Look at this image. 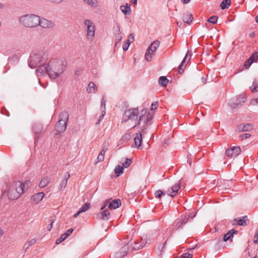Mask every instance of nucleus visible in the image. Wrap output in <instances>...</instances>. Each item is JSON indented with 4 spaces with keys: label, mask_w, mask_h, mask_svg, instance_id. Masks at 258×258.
I'll return each instance as SVG.
<instances>
[{
    "label": "nucleus",
    "mask_w": 258,
    "mask_h": 258,
    "mask_svg": "<svg viewBox=\"0 0 258 258\" xmlns=\"http://www.w3.org/2000/svg\"><path fill=\"white\" fill-rule=\"evenodd\" d=\"M134 142L137 148L141 147L142 142V134L141 133H137L134 139Z\"/></svg>",
    "instance_id": "nucleus-23"
},
{
    "label": "nucleus",
    "mask_w": 258,
    "mask_h": 258,
    "mask_svg": "<svg viewBox=\"0 0 258 258\" xmlns=\"http://www.w3.org/2000/svg\"><path fill=\"white\" fill-rule=\"evenodd\" d=\"M114 171H115L116 174L117 175V176H118L120 174L123 173V167H122L120 165H118L115 168Z\"/></svg>",
    "instance_id": "nucleus-36"
},
{
    "label": "nucleus",
    "mask_w": 258,
    "mask_h": 258,
    "mask_svg": "<svg viewBox=\"0 0 258 258\" xmlns=\"http://www.w3.org/2000/svg\"><path fill=\"white\" fill-rule=\"evenodd\" d=\"M154 195L156 198L160 199L162 196H165L166 195V191L158 190L155 191Z\"/></svg>",
    "instance_id": "nucleus-40"
},
{
    "label": "nucleus",
    "mask_w": 258,
    "mask_h": 258,
    "mask_svg": "<svg viewBox=\"0 0 258 258\" xmlns=\"http://www.w3.org/2000/svg\"><path fill=\"white\" fill-rule=\"evenodd\" d=\"M160 45V41L158 40H155L154 42H152L150 46L148 47L149 50H152V51L156 52L157 48L159 47Z\"/></svg>",
    "instance_id": "nucleus-26"
},
{
    "label": "nucleus",
    "mask_w": 258,
    "mask_h": 258,
    "mask_svg": "<svg viewBox=\"0 0 258 258\" xmlns=\"http://www.w3.org/2000/svg\"><path fill=\"white\" fill-rule=\"evenodd\" d=\"M69 117V115L67 112L63 111L59 115V120L55 126L56 130L58 132L62 133L66 131Z\"/></svg>",
    "instance_id": "nucleus-5"
},
{
    "label": "nucleus",
    "mask_w": 258,
    "mask_h": 258,
    "mask_svg": "<svg viewBox=\"0 0 258 258\" xmlns=\"http://www.w3.org/2000/svg\"><path fill=\"white\" fill-rule=\"evenodd\" d=\"M131 138V135L130 133H125L122 137V139L124 141H127L129 140Z\"/></svg>",
    "instance_id": "nucleus-49"
},
{
    "label": "nucleus",
    "mask_w": 258,
    "mask_h": 258,
    "mask_svg": "<svg viewBox=\"0 0 258 258\" xmlns=\"http://www.w3.org/2000/svg\"><path fill=\"white\" fill-rule=\"evenodd\" d=\"M130 45L127 43L124 42L122 45L123 50L126 51L128 49Z\"/></svg>",
    "instance_id": "nucleus-56"
},
{
    "label": "nucleus",
    "mask_w": 258,
    "mask_h": 258,
    "mask_svg": "<svg viewBox=\"0 0 258 258\" xmlns=\"http://www.w3.org/2000/svg\"><path fill=\"white\" fill-rule=\"evenodd\" d=\"M84 25L87 28L86 38L92 41L95 37V26L93 22L86 19L84 21Z\"/></svg>",
    "instance_id": "nucleus-7"
},
{
    "label": "nucleus",
    "mask_w": 258,
    "mask_h": 258,
    "mask_svg": "<svg viewBox=\"0 0 258 258\" xmlns=\"http://www.w3.org/2000/svg\"><path fill=\"white\" fill-rule=\"evenodd\" d=\"M50 3L56 5H59L61 4L63 0H48Z\"/></svg>",
    "instance_id": "nucleus-54"
},
{
    "label": "nucleus",
    "mask_w": 258,
    "mask_h": 258,
    "mask_svg": "<svg viewBox=\"0 0 258 258\" xmlns=\"http://www.w3.org/2000/svg\"><path fill=\"white\" fill-rule=\"evenodd\" d=\"M36 240L34 238L27 241L24 245V247L25 248L26 250L29 248V246L33 245L36 242Z\"/></svg>",
    "instance_id": "nucleus-37"
},
{
    "label": "nucleus",
    "mask_w": 258,
    "mask_h": 258,
    "mask_svg": "<svg viewBox=\"0 0 258 258\" xmlns=\"http://www.w3.org/2000/svg\"><path fill=\"white\" fill-rule=\"evenodd\" d=\"M133 244V242H128L127 244L123 246L119 253L116 254L117 258H121L126 255L127 252L130 249L131 245Z\"/></svg>",
    "instance_id": "nucleus-11"
},
{
    "label": "nucleus",
    "mask_w": 258,
    "mask_h": 258,
    "mask_svg": "<svg viewBox=\"0 0 258 258\" xmlns=\"http://www.w3.org/2000/svg\"><path fill=\"white\" fill-rule=\"evenodd\" d=\"M106 100L104 99V98L103 97L101 102V106L100 109L101 110H106L105 106H106Z\"/></svg>",
    "instance_id": "nucleus-51"
},
{
    "label": "nucleus",
    "mask_w": 258,
    "mask_h": 258,
    "mask_svg": "<svg viewBox=\"0 0 258 258\" xmlns=\"http://www.w3.org/2000/svg\"><path fill=\"white\" fill-rule=\"evenodd\" d=\"M19 23L26 28H33L39 26V16L34 14H27L20 16Z\"/></svg>",
    "instance_id": "nucleus-3"
},
{
    "label": "nucleus",
    "mask_w": 258,
    "mask_h": 258,
    "mask_svg": "<svg viewBox=\"0 0 258 258\" xmlns=\"http://www.w3.org/2000/svg\"><path fill=\"white\" fill-rule=\"evenodd\" d=\"M230 4L231 0H223L220 4V7L222 10L228 9L230 7Z\"/></svg>",
    "instance_id": "nucleus-33"
},
{
    "label": "nucleus",
    "mask_w": 258,
    "mask_h": 258,
    "mask_svg": "<svg viewBox=\"0 0 258 258\" xmlns=\"http://www.w3.org/2000/svg\"><path fill=\"white\" fill-rule=\"evenodd\" d=\"M155 52L152 51V50L149 51V48H148L145 55L146 60L148 61H150L152 60L153 56L154 55Z\"/></svg>",
    "instance_id": "nucleus-30"
},
{
    "label": "nucleus",
    "mask_w": 258,
    "mask_h": 258,
    "mask_svg": "<svg viewBox=\"0 0 258 258\" xmlns=\"http://www.w3.org/2000/svg\"><path fill=\"white\" fill-rule=\"evenodd\" d=\"M189 217H187L186 216H184L182 218L181 224L178 225V222L176 223L177 228H179L181 227L183 224H185L188 220Z\"/></svg>",
    "instance_id": "nucleus-39"
},
{
    "label": "nucleus",
    "mask_w": 258,
    "mask_h": 258,
    "mask_svg": "<svg viewBox=\"0 0 258 258\" xmlns=\"http://www.w3.org/2000/svg\"><path fill=\"white\" fill-rule=\"evenodd\" d=\"M190 1L191 0H181L182 2L184 4H188Z\"/></svg>",
    "instance_id": "nucleus-63"
},
{
    "label": "nucleus",
    "mask_w": 258,
    "mask_h": 258,
    "mask_svg": "<svg viewBox=\"0 0 258 258\" xmlns=\"http://www.w3.org/2000/svg\"><path fill=\"white\" fill-rule=\"evenodd\" d=\"M253 60H251L249 58L245 61V62L244 63V66L246 69H248L250 65L253 63Z\"/></svg>",
    "instance_id": "nucleus-48"
},
{
    "label": "nucleus",
    "mask_w": 258,
    "mask_h": 258,
    "mask_svg": "<svg viewBox=\"0 0 258 258\" xmlns=\"http://www.w3.org/2000/svg\"><path fill=\"white\" fill-rule=\"evenodd\" d=\"M132 162V160L131 159L126 158L125 162H123L122 164L123 167L127 168L128 167H129L130 166Z\"/></svg>",
    "instance_id": "nucleus-43"
},
{
    "label": "nucleus",
    "mask_w": 258,
    "mask_h": 258,
    "mask_svg": "<svg viewBox=\"0 0 258 258\" xmlns=\"http://www.w3.org/2000/svg\"><path fill=\"white\" fill-rule=\"evenodd\" d=\"M154 114V112H148L146 109H143L139 114V125L142 122L146 125L150 124V121L152 120Z\"/></svg>",
    "instance_id": "nucleus-6"
},
{
    "label": "nucleus",
    "mask_w": 258,
    "mask_h": 258,
    "mask_svg": "<svg viewBox=\"0 0 258 258\" xmlns=\"http://www.w3.org/2000/svg\"><path fill=\"white\" fill-rule=\"evenodd\" d=\"M248 219L246 216H244L242 218L238 220L239 225L240 226H246L247 225Z\"/></svg>",
    "instance_id": "nucleus-38"
},
{
    "label": "nucleus",
    "mask_w": 258,
    "mask_h": 258,
    "mask_svg": "<svg viewBox=\"0 0 258 258\" xmlns=\"http://www.w3.org/2000/svg\"><path fill=\"white\" fill-rule=\"evenodd\" d=\"M180 188V183L179 181L173 185L171 188L168 189L167 194L171 197H175L178 193V190Z\"/></svg>",
    "instance_id": "nucleus-13"
},
{
    "label": "nucleus",
    "mask_w": 258,
    "mask_h": 258,
    "mask_svg": "<svg viewBox=\"0 0 258 258\" xmlns=\"http://www.w3.org/2000/svg\"><path fill=\"white\" fill-rule=\"evenodd\" d=\"M189 53H190V51H188L186 53V55L185 56L184 58L182 60L181 64L178 67V73L179 74H181L183 72V69H182V67L185 68V66H186V65H184V63L186 62V59L187 58V56H188V54H189V58L188 59V62L189 61L190 59H191V54H189Z\"/></svg>",
    "instance_id": "nucleus-17"
},
{
    "label": "nucleus",
    "mask_w": 258,
    "mask_h": 258,
    "mask_svg": "<svg viewBox=\"0 0 258 258\" xmlns=\"http://www.w3.org/2000/svg\"><path fill=\"white\" fill-rule=\"evenodd\" d=\"M192 20L193 16L191 13L186 12L184 14L182 17V20L184 23L189 24L192 22Z\"/></svg>",
    "instance_id": "nucleus-22"
},
{
    "label": "nucleus",
    "mask_w": 258,
    "mask_h": 258,
    "mask_svg": "<svg viewBox=\"0 0 258 258\" xmlns=\"http://www.w3.org/2000/svg\"><path fill=\"white\" fill-rule=\"evenodd\" d=\"M168 83V80L164 76L160 77L159 80V83L162 86H166Z\"/></svg>",
    "instance_id": "nucleus-34"
},
{
    "label": "nucleus",
    "mask_w": 258,
    "mask_h": 258,
    "mask_svg": "<svg viewBox=\"0 0 258 258\" xmlns=\"http://www.w3.org/2000/svg\"><path fill=\"white\" fill-rule=\"evenodd\" d=\"M48 70V63L46 65L45 64H44L39 67L38 69H37L36 70V72L37 75L39 74H43L45 73L47 74V70Z\"/></svg>",
    "instance_id": "nucleus-25"
},
{
    "label": "nucleus",
    "mask_w": 258,
    "mask_h": 258,
    "mask_svg": "<svg viewBox=\"0 0 258 258\" xmlns=\"http://www.w3.org/2000/svg\"><path fill=\"white\" fill-rule=\"evenodd\" d=\"M249 58L253 60V62L255 61L258 59V52H254Z\"/></svg>",
    "instance_id": "nucleus-50"
},
{
    "label": "nucleus",
    "mask_w": 258,
    "mask_h": 258,
    "mask_svg": "<svg viewBox=\"0 0 258 258\" xmlns=\"http://www.w3.org/2000/svg\"><path fill=\"white\" fill-rule=\"evenodd\" d=\"M67 64L62 60L52 59L48 62L47 75L53 79H55L61 75L66 71Z\"/></svg>",
    "instance_id": "nucleus-1"
},
{
    "label": "nucleus",
    "mask_w": 258,
    "mask_h": 258,
    "mask_svg": "<svg viewBox=\"0 0 258 258\" xmlns=\"http://www.w3.org/2000/svg\"><path fill=\"white\" fill-rule=\"evenodd\" d=\"M117 30L115 32V44L114 47H117L119 44L120 41L122 39V36L121 34V32L120 30V26L119 25H117L116 26Z\"/></svg>",
    "instance_id": "nucleus-15"
},
{
    "label": "nucleus",
    "mask_w": 258,
    "mask_h": 258,
    "mask_svg": "<svg viewBox=\"0 0 258 258\" xmlns=\"http://www.w3.org/2000/svg\"><path fill=\"white\" fill-rule=\"evenodd\" d=\"M182 258H192V254L189 253H185L181 255Z\"/></svg>",
    "instance_id": "nucleus-53"
},
{
    "label": "nucleus",
    "mask_w": 258,
    "mask_h": 258,
    "mask_svg": "<svg viewBox=\"0 0 258 258\" xmlns=\"http://www.w3.org/2000/svg\"><path fill=\"white\" fill-rule=\"evenodd\" d=\"M217 20H218V17L216 16H213L210 17L208 19V21L212 24H215L217 23Z\"/></svg>",
    "instance_id": "nucleus-46"
},
{
    "label": "nucleus",
    "mask_w": 258,
    "mask_h": 258,
    "mask_svg": "<svg viewBox=\"0 0 258 258\" xmlns=\"http://www.w3.org/2000/svg\"><path fill=\"white\" fill-rule=\"evenodd\" d=\"M155 52L152 51V50L149 51V48H148L145 55L146 60L148 61H150L152 60L153 56L154 55Z\"/></svg>",
    "instance_id": "nucleus-31"
},
{
    "label": "nucleus",
    "mask_w": 258,
    "mask_h": 258,
    "mask_svg": "<svg viewBox=\"0 0 258 258\" xmlns=\"http://www.w3.org/2000/svg\"><path fill=\"white\" fill-rule=\"evenodd\" d=\"M42 55V52L33 53L31 54L29 60V66L32 69L35 68L41 61Z\"/></svg>",
    "instance_id": "nucleus-8"
},
{
    "label": "nucleus",
    "mask_w": 258,
    "mask_h": 258,
    "mask_svg": "<svg viewBox=\"0 0 258 258\" xmlns=\"http://www.w3.org/2000/svg\"><path fill=\"white\" fill-rule=\"evenodd\" d=\"M45 194L43 192H38L31 197V201L35 204H37L40 202L44 198Z\"/></svg>",
    "instance_id": "nucleus-16"
},
{
    "label": "nucleus",
    "mask_w": 258,
    "mask_h": 258,
    "mask_svg": "<svg viewBox=\"0 0 258 258\" xmlns=\"http://www.w3.org/2000/svg\"><path fill=\"white\" fill-rule=\"evenodd\" d=\"M237 233V231H236L234 229H232V230H230L227 233H226V234L224 235V240L225 241L228 240L229 239H230L231 237L233 236V235L234 234H235Z\"/></svg>",
    "instance_id": "nucleus-32"
},
{
    "label": "nucleus",
    "mask_w": 258,
    "mask_h": 258,
    "mask_svg": "<svg viewBox=\"0 0 258 258\" xmlns=\"http://www.w3.org/2000/svg\"><path fill=\"white\" fill-rule=\"evenodd\" d=\"M241 152V149L239 146H232L226 150L225 154L228 157H236Z\"/></svg>",
    "instance_id": "nucleus-10"
},
{
    "label": "nucleus",
    "mask_w": 258,
    "mask_h": 258,
    "mask_svg": "<svg viewBox=\"0 0 258 258\" xmlns=\"http://www.w3.org/2000/svg\"><path fill=\"white\" fill-rule=\"evenodd\" d=\"M67 238V234H62L60 236V237L59 239H57L56 240V244H59L60 242H61L62 241L65 240Z\"/></svg>",
    "instance_id": "nucleus-45"
},
{
    "label": "nucleus",
    "mask_w": 258,
    "mask_h": 258,
    "mask_svg": "<svg viewBox=\"0 0 258 258\" xmlns=\"http://www.w3.org/2000/svg\"><path fill=\"white\" fill-rule=\"evenodd\" d=\"M90 203H86L82 207V208L80 209V211L82 213L85 212L90 208Z\"/></svg>",
    "instance_id": "nucleus-42"
},
{
    "label": "nucleus",
    "mask_w": 258,
    "mask_h": 258,
    "mask_svg": "<svg viewBox=\"0 0 258 258\" xmlns=\"http://www.w3.org/2000/svg\"><path fill=\"white\" fill-rule=\"evenodd\" d=\"M86 4L92 8H97L99 7V2L98 0H82Z\"/></svg>",
    "instance_id": "nucleus-20"
},
{
    "label": "nucleus",
    "mask_w": 258,
    "mask_h": 258,
    "mask_svg": "<svg viewBox=\"0 0 258 258\" xmlns=\"http://www.w3.org/2000/svg\"><path fill=\"white\" fill-rule=\"evenodd\" d=\"M146 244V242L144 241V240H143V238H142L141 239V243H139L137 242H134V245H132L133 246L132 247V249L133 250H139L142 248H143Z\"/></svg>",
    "instance_id": "nucleus-27"
},
{
    "label": "nucleus",
    "mask_w": 258,
    "mask_h": 258,
    "mask_svg": "<svg viewBox=\"0 0 258 258\" xmlns=\"http://www.w3.org/2000/svg\"><path fill=\"white\" fill-rule=\"evenodd\" d=\"M70 174L69 172H67L65 173V174L64 175V176H63V179L60 181V183H59V185L58 186V188L60 189V190H61L63 188H64L67 185V183H68V180L69 179V178H70Z\"/></svg>",
    "instance_id": "nucleus-19"
},
{
    "label": "nucleus",
    "mask_w": 258,
    "mask_h": 258,
    "mask_svg": "<svg viewBox=\"0 0 258 258\" xmlns=\"http://www.w3.org/2000/svg\"><path fill=\"white\" fill-rule=\"evenodd\" d=\"M252 104L253 105L258 104V98H256L253 100Z\"/></svg>",
    "instance_id": "nucleus-61"
},
{
    "label": "nucleus",
    "mask_w": 258,
    "mask_h": 258,
    "mask_svg": "<svg viewBox=\"0 0 258 258\" xmlns=\"http://www.w3.org/2000/svg\"><path fill=\"white\" fill-rule=\"evenodd\" d=\"M73 229L71 228L68 230L67 232L64 233V234H67V237L73 232Z\"/></svg>",
    "instance_id": "nucleus-58"
},
{
    "label": "nucleus",
    "mask_w": 258,
    "mask_h": 258,
    "mask_svg": "<svg viewBox=\"0 0 258 258\" xmlns=\"http://www.w3.org/2000/svg\"><path fill=\"white\" fill-rule=\"evenodd\" d=\"M158 106V102H153L152 104L151 110L149 112H154V110L156 109Z\"/></svg>",
    "instance_id": "nucleus-52"
},
{
    "label": "nucleus",
    "mask_w": 258,
    "mask_h": 258,
    "mask_svg": "<svg viewBox=\"0 0 258 258\" xmlns=\"http://www.w3.org/2000/svg\"><path fill=\"white\" fill-rule=\"evenodd\" d=\"M101 110V115L99 116L98 120L96 123L97 124H99L100 121L103 119L105 114H106V110Z\"/></svg>",
    "instance_id": "nucleus-47"
},
{
    "label": "nucleus",
    "mask_w": 258,
    "mask_h": 258,
    "mask_svg": "<svg viewBox=\"0 0 258 258\" xmlns=\"http://www.w3.org/2000/svg\"><path fill=\"white\" fill-rule=\"evenodd\" d=\"M250 136V135L249 133L244 134L242 135L241 137L242 140L246 139L249 138Z\"/></svg>",
    "instance_id": "nucleus-57"
},
{
    "label": "nucleus",
    "mask_w": 258,
    "mask_h": 258,
    "mask_svg": "<svg viewBox=\"0 0 258 258\" xmlns=\"http://www.w3.org/2000/svg\"><path fill=\"white\" fill-rule=\"evenodd\" d=\"M139 110L137 108H132L125 111L122 118L123 122H128L133 128L139 125Z\"/></svg>",
    "instance_id": "nucleus-2"
},
{
    "label": "nucleus",
    "mask_w": 258,
    "mask_h": 258,
    "mask_svg": "<svg viewBox=\"0 0 258 258\" xmlns=\"http://www.w3.org/2000/svg\"><path fill=\"white\" fill-rule=\"evenodd\" d=\"M256 237H257L258 238V229L256 230L254 236V238H255Z\"/></svg>",
    "instance_id": "nucleus-64"
},
{
    "label": "nucleus",
    "mask_w": 258,
    "mask_h": 258,
    "mask_svg": "<svg viewBox=\"0 0 258 258\" xmlns=\"http://www.w3.org/2000/svg\"><path fill=\"white\" fill-rule=\"evenodd\" d=\"M127 39L130 41L131 42H133L134 40V35L131 34L128 36Z\"/></svg>",
    "instance_id": "nucleus-60"
},
{
    "label": "nucleus",
    "mask_w": 258,
    "mask_h": 258,
    "mask_svg": "<svg viewBox=\"0 0 258 258\" xmlns=\"http://www.w3.org/2000/svg\"><path fill=\"white\" fill-rule=\"evenodd\" d=\"M252 129L251 124H240L238 128L239 132H249Z\"/></svg>",
    "instance_id": "nucleus-24"
},
{
    "label": "nucleus",
    "mask_w": 258,
    "mask_h": 258,
    "mask_svg": "<svg viewBox=\"0 0 258 258\" xmlns=\"http://www.w3.org/2000/svg\"><path fill=\"white\" fill-rule=\"evenodd\" d=\"M97 91V88L95 84L93 82H90L88 85L87 88V92L89 93H95Z\"/></svg>",
    "instance_id": "nucleus-29"
},
{
    "label": "nucleus",
    "mask_w": 258,
    "mask_h": 258,
    "mask_svg": "<svg viewBox=\"0 0 258 258\" xmlns=\"http://www.w3.org/2000/svg\"><path fill=\"white\" fill-rule=\"evenodd\" d=\"M251 90L253 92H256L258 91V85L256 82L254 81L253 82L252 85L250 87Z\"/></svg>",
    "instance_id": "nucleus-44"
},
{
    "label": "nucleus",
    "mask_w": 258,
    "mask_h": 258,
    "mask_svg": "<svg viewBox=\"0 0 258 258\" xmlns=\"http://www.w3.org/2000/svg\"><path fill=\"white\" fill-rule=\"evenodd\" d=\"M120 9L121 12L125 15H129L131 13L132 11L130 7V5L127 3L125 5L121 6Z\"/></svg>",
    "instance_id": "nucleus-21"
},
{
    "label": "nucleus",
    "mask_w": 258,
    "mask_h": 258,
    "mask_svg": "<svg viewBox=\"0 0 258 258\" xmlns=\"http://www.w3.org/2000/svg\"><path fill=\"white\" fill-rule=\"evenodd\" d=\"M15 192H16L15 188H14V186H12L9 188V189L8 190V197L10 199L14 200H16L18 199V198H12L13 195L14 194L13 193H15Z\"/></svg>",
    "instance_id": "nucleus-35"
},
{
    "label": "nucleus",
    "mask_w": 258,
    "mask_h": 258,
    "mask_svg": "<svg viewBox=\"0 0 258 258\" xmlns=\"http://www.w3.org/2000/svg\"><path fill=\"white\" fill-rule=\"evenodd\" d=\"M246 97L244 95L240 96L235 102H230L229 103V105L233 108H237L241 106L245 102Z\"/></svg>",
    "instance_id": "nucleus-12"
},
{
    "label": "nucleus",
    "mask_w": 258,
    "mask_h": 258,
    "mask_svg": "<svg viewBox=\"0 0 258 258\" xmlns=\"http://www.w3.org/2000/svg\"><path fill=\"white\" fill-rule=\"evenodd\" d=\"M102 212L98 213L96 215V217L98 219H102L103 220H108L109 216L110 215L109 212L107 209H103L101 210Z\"/></svg>",
    "instance_id": "nucleus-18"
},
{
    "label": "nucleus",
    "mask_w": 258,
    "mask_h": 258,
    "mask_svg": "<svg viewBox=\"0 0 258 258\" xmlns=\"http://www.w3.org/2000/svg\"><path fill=\"white\" fill-rule=\"evenodd\" d=\"M50 180V179L49 177H44L40 181V182L39 184V186L41 188L45 187L49 184Z\"/></svg>",
    "instance_id": "nucleus-28"
},
{
    "label": "nucleus",
    "mask_w": 258,
    "mask_h": 258,
    "mask_svg": "<svg viewBox=\"0 0 258 258\" xmlns=\"http://www.w3.org/2000/svg\"><path fill=\"white\" fill-rule=\"evenodd\" d=\"M54 222V220H51L50 223L47 226V229L48 231H50L52 228L53 223Z\"/></svg>",
    "instance_id": "nucleus-55"
},
{
    "label": "nucleus",
    "mask_w": 258,
    "mask_h": 258,
    "mask_svg": "<svg viewBox=\"0 0 258 258\" xmlns=\"http://www.w3.org/2000/svg\"><path fill=\"white\" fill-rule=\"evenodd\" d=\"M39 25L44 28H51L54 26V23L51 21L39 17Z\"/></svg>",
    "instance_id": "nucleus-14"
},
{
    "label": "nucleus",
    "mask_w": 258,
    "mask_h": 258,
    "mask_svg": "<svg viewBox=\"0 0 258 258\" xmlns=\"http://www.w3.org/2000/svg\"><path fill=\"white\" fill-rule=\"evenodd\" d=\"M31 186V182L26 181L24 183L17 181L15 182L12 186H14L16 192L13 193V198H19L21 195L27 191L29 187Z\"/></svg>",
    "instance_id": "nucleus-4"
},
{
    "label": "nucleus",
    "mask_w": 258,
    "mask_h": 258,
    "mask_svg": "<svg viewBox=\"0 0 258 258\" xmlns=\"http://www.w3.org/2000/svg\"><path fill=\"white\" fill-rule=\"evenodd\" d=\"M81 213H82V212L80 210H79L78 212L74 215V217H77Z\"/></svg>",
    "instance_id": "nucleus-62"
},
{
    "label": "nucleus",
    "mask_w": 258,
    "mask_h": 258,
    "mask_svg": "<svg viewBox=\"0 0 258 258\" xmlns=\"http://www.w3.org/2000/svg\"><path fill=\"white\" fill-rule=\"evenodd\" d=\"M121 204V202L119 199L112 201H111L110 199L107 200L104 202L103 205L101 208V210L104 209L107 206L109 209H115L118 208Z\"/></svg>",
    "instance_id": "nucleus-9"
},
{
    "label": "nucleus",
    "mask_w": 258,
    "mask_h": 258,
    "mask_svg": "<svg viewBox=\"0 0 258 258\" xmlns=\"http://www.w3.org/2000/svg\"><path fill=\"white\" fill-rule=\"evenodd\" d=\"M105 153V150L103 149L99 153L97 157V162L102 161L104 158V155Z\"/></svg>",
    "instance_id": "nucleus-41"
},
{
    "label": "nucleus",
    "mask_w": 258,
    "mask_h": 258,
    "mask_svg": "<svg viewBox=\"0 0 258 258\" xmlns=\"http://www.w3.org/2000/svg\"><path fill=\"white\" fill-rule=\"evenodd\" d=\"M232 224L233 225H239L238 220L237 219H234V220H233L232 221Z\"/></svg>",
    "instance_id": "nucleus-59"
}]
</instances>
